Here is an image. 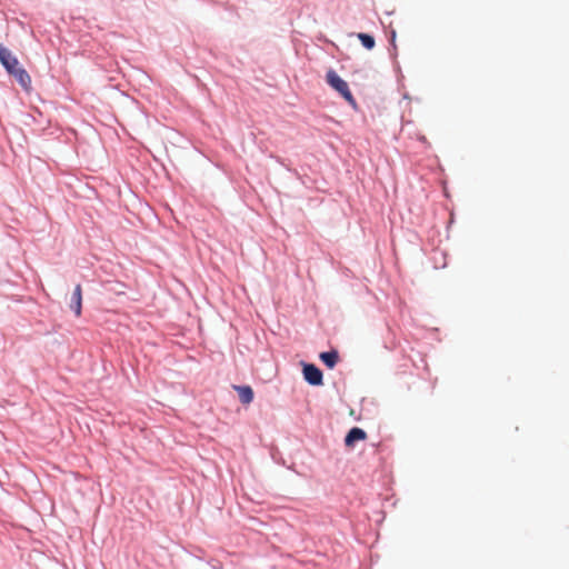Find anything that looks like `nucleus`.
Here are the masks:
<instances>
[{
    "label": "nucleus",
    "mask_w": 569,
    "mask_h": 569,
    "mask_svg": "<svg viewBox=\"0 0 569 569\" xmlns=\"http://www.w3.org/2000/svg\"><path fill=\"white\" fill-rule=\"evenodd\" d=\"M328 84L339 92L348 103L356 106V100L349 89L348 83L341 79L335 70H329L326 74Z\"/></svg>",
    "instance_id": "1"
},
{
    "label": "nucleus",
    "mask_w": 569,
    "mask_h": 569,
    "mask_svg": "<svg viewBox=\"0 0 569 569\" xmlns=\"http://www.w3.org/2000/svg\"><path fill=\"white\" fill-rule=\"evenodd\" d=\"M303 377L307 382L312 386L322 385V372L321 370L312 363H306L303 366Z\"/></svg>",
    "instance_id": "2"
},
{
    "label": "nucleus",
    "mask_w": 569,
    "mask_h": 569,
    "mask_svg": "<svg viewBox=\"0 0 569 569\" xmlns=\"http://www.w3.org/2000/svg\"><path fill=\"white\" fill-rule=\"evenodd\" d=\"M0 61L9 73L19 67L18 59L2 44H0Z\"/></svg>",
    "instance_id": "3"
},
{
    "label": "nucleus",
    "mask_w": 569,
    "mask_h": 569,
    "mask_svg": "<svg viewBox=\"0 0 569 569\" xmlns=\"http://www.w3.org/2000/svg\"><path fill=\"white\" fill-rule=\"evenodd\" d=\"M70 308L74 311V315L77 317L81 316V309H82V288L81 284H77L74 287L72 297H71V303Z\"/></svg>",
    "instance_id": "4"
},
{
    "label": "nucleus",
    "mask_w": 569,
    "mask_h": 569,
    "mask_svg": "<svg viewBox=\"0 0 569 569\" xmlns=\"http://www.w3.org/2000/svg\"><path fill=\"white\" fill-rule=\"evenodd\" d=\"M367 438V433L361 428L355 427L350 429L345 438V445L347 447H353L356 441L365 440Z\"/></svg>",
    "instance_id": "5"
},
{
    "label": "nucleus",
    "mask_w": 569,
    "mask_h": 569,
    "mask_svg": "<svg viewBox=\"0 0 569 569\" xmlns=\"http://www.w3.org/2000/svg\"><path fill=\"white\" fill-rule=\"evenodd\" d=\"M10 74L17 79V81L23 89H26V90L30 89L31 78L24 69L18 67V68H16V70L10 72Z\"/></svg>",
    "instance_id": "6"
},
{
    "label": "nucleus",
    "mask_w": 569,
    "mask_h": 569,
    "mask_svg": "<svg viewBox=\"0 0 569 569\" xmlns=\"http://www.w3.org/2000/svg\"><path fill=\"white\" fill-rule=\"evenodd\" d=\"M234 388H236V390L238 392L240 401L243 405H249L253 400V391H252L251 387H249V386H237Z\"/></svg>",
    "instance_id": "7"
},
{
    "label": "nucleus",
    "mask_w": 569,
    "mask_h": 569,
    "mask_svg": "<svg viewBox=\"0 0 569 569\" xmlns=\"http://www.w3.org/2000/svg\"><path fill=\"white\" fill-rule=\"evenodd\" d=\"M320 359L329 369H333L339 360V353L337 350L321 352Z\"/></svg>",
    "instance_id": "8"
},
{
    "label": "nucleus",
    "mask_w": 569,
    "mask_h": 569,
    "mask_svg": "<svg viewBox=\"0 0 569 569\" xmlns=\"http://www.w3.org/2000/svg\"><path fill=\"white\" fill-rule=\"evenodd\" d=\"M358 39L360 40L362 46L368 50H371L375 47V39L372 36L368 33H358Z\"/></svg>",
    "instance_id": "9"
}]
</instances>
